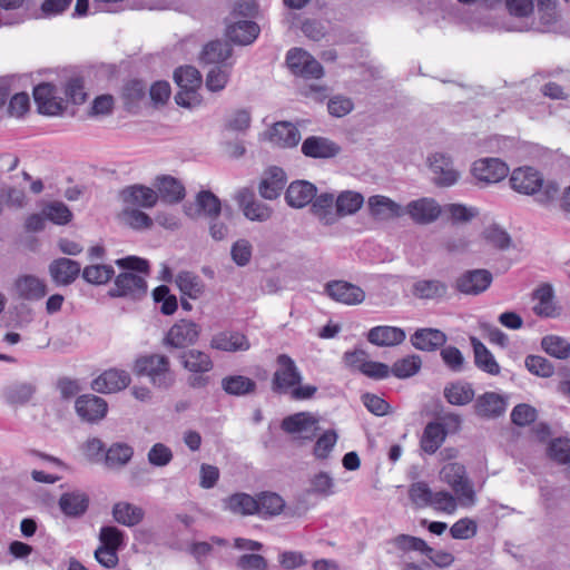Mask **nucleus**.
<instances>
[{
  "mask_svg": "<svg viewBox=\"0 0 570 570\" xmlns=\"http://www.w3.org/2000/svg\"><path fill=\"white\" fill-rule=\"evenodd\" d=\"M116 265L126 272L120 273L115 285L109 291L111 297H127L130 299H140L147 293V282L144 276L134 272L148 274L149 264L146 259L137 256H127L116 261Z\"/></svg>",
  "mask_w": 570,
  "mask_h": 570,
  "instance_id": "obj_1",
  "label": "nucleus"
},
{
  "mask_svg": "<svg viewBox=\"0 0 570 570\" xmlns=\"http://www.w3.org/2000/svg\"><path fill=\"white\" fill-rule=\"evenodd\" d=\"M134 372L138 376H147L150 383L161 390H168L175 383V374L166 355L149 354L136 358Z\"/></svg>",
  "mask_w": 570,
  "mask_h": 570,
  "instance_id": "obj_2",
  "label": "nucleus"
},
{
  "mask_svg": "<svg viewBox=\"0 0 570 570\" xmlns=\"http://www.w3.org/2000/svg\"><path fill=\"white\" fill-rule=\"evenodd\" d=\"M174 79L180 90L175 96V101L181 107H195L200 98L197 90L202 86V75L193 66L179 67L174 73Z\"/></svg>",
  "mask_w": 570,
  "mask_h": 570,
  "instance_id": "obj_3",
  "label": "nucleus"
},
{
  "mask_svg": "<svg viewBox=\"0 0 570 570\" xmlns=\"http://www.w3.org/2000/svg\"><path fill=\"white\" fill-rule=\"evenodd\" d=\"M505 7L513 17H528L533 12L534 4L541 23L549 27L559 19L557 0H504Z\"/></svg>",
  "mask_w": 570,
  "mask_h": 570,
  "instance_id": "obj_4",
  "label": "nucleus"
},
{
  "mask_svg": "<svg viewBox=\"0 0 570 570\" xmlns=\"http://www.w3.org/2000/svg\"><path fill=\"white\" fill-rule=\"evenodd\" d=\"M440 475L441 479L452 488L462 504L474 503L475 494L466 478V471L463 464L458 462L448 463L442 468Z\"/></svg>",
  "mask_w": 570,
  "mask_h": 570,
  "instance_id": "obj_5",
  "label": "nucleus"
},
{
  "mask_svg": "<svg viewBox=\"0 0 570 570\" xmlns=\"http://www.w3.org/2000/svg\"><path fill=\"white\" fill-rule=\"evenodd\" d=\"M508 165L499 158L488 157L475 160L471 167L473 178L480 185L497 184L509 175Z\"/></svg>",
  "mask_w": 570,
  "mask_h": 570,
  "instance_id": "obj_6",
  "label": "nucleus"
},
{
  "mask_svg": "<svg viewBox=\"0 0 570 570\" xmlns=\"http://www.w3.org/2000/svg\"><path fill=\"white\" fill-rule=\"evenodd\" d=\"M286 63L295 76L306 79H318L324 73L321 63L301 48H293L287 52Z\"/></svg>",
  "mask_w": 570,
  "mask_h": 570,
  "instance_id": "obj_7",
  "label": "nucleus"
},
{
  "mask_svg": "<svg viewBox=\"0 0 570 570\" xmlns=\"http://www.w3.org/2000/svg\"><path fill=\"white\" fill-rule=\"evenodd\" d=\"M277 368L273 375V391L285 393L301 384L302 374L294 360L287 354H281L276 358Z\"/></svg>",
  "mask_w": 570,
  "mask_h": 570,
  "instance_id": "obj_8",
  "label": "nucleus"
},
{
  "mask_svg": "<svg viewBox=\"0 0 570 570\" xmlns=\"http://www.w3.org/2000/svg\"><path fill=\"white\" fill-rule=\"evenodd\" d=\"M492 279V274L488 269H470L455 279L454 287L465 295H479L490 287Z\"/></svg>",
  "mask_w": 570,
  "mask_h": 570,
  "instance_id": "obj_9",
  "label": "nucleus"
},
{
  "mask_svg": "<svg viewBox=\"0 0 570 570\" xmlns=\"http://www.w3.org/2000/svg\"><path fill=\"white\" fill-rule=\"evenodd\" d=\"M404 208V214L419 225H428L435 222L442 214V207L433 198L423 197L411 200Z\"/></svg>",
  "mask_w": 570,
  "mask_h": 570,
  "instance_id": "obj_10",
  "label": "nucleus"
},
{
  "mask_svg": "<svg viewBox=\"0 0 570 570\" xmlns=\"http://www.w3.org/2000/svg\"><path fill=\"white\" fill-rule=\"evenodd\" d=\"M236 200L246 218L253 222H266L272 216V208L255 199L254 193L249 188H242L236 194Z\"/></svg>",
  "mask_w": 570,
  "mask_h": 570,
  "instance_id": "obj_11",
  "label": "nucleus"
},
{
  "mask_svg": "<svg viewBox=\"0 0 570 570\" xmlns=\"http://www.w3.org/2000/svg\"><path fill=\"white\" fill-rule=\"evenodd\" d=\"M33 98L39 112L56 116L63 111V100L56 95V88L49 82H42L35 87Z\"/></svg>",
  "mask_w": 570,
  "mask_h": 570,
  "instance_id": "obj_12",
  "label": "nucleus"
},
{
  "mask_svg": "<svg viewBox=\"0 0 570 570\" xmlns=\"http://www.w3.org/2000/svg\"><path fill=\"white\" fill-rule=\"evenodd\" d=\"M199 336V326L187 320H180L168 331L165 342L175 348H183L194 344Z\"/></svg>",
  "mask_w": 570,
  "mask_h": 570,
  "instance_id": "obj_13",
  "label": "nucleus"
},
{
  "mask_svg": "<svg viewBox=\"0 0 570 570\" xmlns=\"http://www.w3.org/2000/svg\"><path fill=\"white\" fill-rule=\"evenodd\" d=\"M508 406L507 399L495 392H485L479 395L473 404L476 416L481 419H497L501 416Z\"/></svg>",
  "mask_w": 570,
  "mask_h": 570,
  "instance_id": "obj_14",
  "label": "nucleus"
},
{
  "mask_svg": "<svg viewBox=\"0 0 570 570\" xmlns=\"http://www.w3.org/2000/svg\"><path fill=\"white\" fill-rule=\"evenodd\" d=\"M131 382L125 370L110 368L100 374L92 382V389L98 393H115L126 389Z\"/></svg>",
  "mask_w": 570,
  "mask_h": 570,
  "instance_id": "obj_15",
  "label": "nucleus"
},
{
  "mask_svg": "<svg viewBox=\"0 0 570 570\" xmlns=\"http://www.w3.org/2000/svg\"><path fill=\"white\" fill-rule=\"evenodd\" d=\"M16 294L26 301H40L47 295V284L36 275L24 274L13 283Z\"/></svg>",
  "mask_w": 570,
  "mask_h": 570,
  "instance_id": "obj_16",
  "label": "nucleus"
},
{
  "mask_svg": "<svg viewBox=\"0 0 570 570\" xmlns=\"http://www.w3.org/2000/svg\"><path fill=\"white\" fill-rule=\"evenodd\" d=\"M429 160L434 175V183L438 186L449 187L458 181L460 174L454 169L450 157L443 154H434Z\"/></svg>",
  "mask_w": 570,
  "mask_h": 570,
  "instance_id": "obj_17",
  "label": "nucleus"
},
{
  "mask_svg": "<svg viewBox=\"0 0 570 570\" xmlns=\"http://www.w3.org/2000/svg\"><path fill=\"white\" fill-rule=\"evenodd\" d=\"M77 414L87 422H97L104 419L107 414V402L96 395L87 394L81 395L76 400Z\"/></svg>",
  "mask_w": 570,
  "mask_h": 570,
  "instance_id": "obj_18",
  "label": "nucleus"
},
{
  "mask_svg": "<svg viewBox=\"0 0 570 570\" xmlns=\"http://www.w3.org/2000/svg\"><path fill=\"white\" fill-rule=\"evenodd\" d=\"M327 295L336 302L355 305L365 298L364 291L351 283L344 281H333L326 285Z\"/></svg>",
  "mask_w": 570,
  "mask_h": 570,
  "instance_id": "obj_19",
  "label": "nucleus"
},
{
  "mask_svg": "<svg viewBox=\"0 0 570 570\" xmlns=\"http://www.w3.org/2000/svg\"><path fill=\"white\" fill-rule=\"evenodd\" d=\"M368 213L372 217L380 220H389L399 218L404 215V208L393 199L374 195L367 199Z\"/></svg>",
  "mask_w": 570,
  "mask_h": 570,
  "instance_id": "obj_20",
  "label": "nucleus"
},
{
  "mask_svg": "<svg viewBox=\"0 0 570 570\" xmlns=\"http://www.w3.org/2000/svg\"><path fill=\"white\" fill-rule=\"evenodd\" d=\"M267 139L281 148H292L301 140L299 130L288 121H278L266 132Z\"/></svg>",
  "mask_w": 570,
  "mask_h": 570,
  "instance_id": "obj_21",
  "label": "nucleus"
},
{
  "mask_svg": "<svg viewBox=\"0 0 570 570\" xmlns=\"http://www.w3.org/2000/svg\"><path fill=\"white\" fill-rule=\"evenodd\" d=\"M302 153L309 158H332L341 148L337 144L325 137L309 136L302 144Z\"/></svg>",
  "mask_w": 570,
  "mask_h": 570,
  "instance_id": "obj_22",
  "label": "nucleus"
},
{
  "mask_svg": "<svg viewBox=\"0 0 570 570\" xmlns=\"http://www.w3.org/2000/svg\"><path fill=\"white\" fill-rule=\"evenodd\" d=\"M261 32L259 26L252 20H237L226 28L227 38L236 45L247 46L253 43Z\"/></svg>",
  "mask_w": 570,
  "mask_h": 570,
  "instance_id": "obj_23",
  "label": "nucleus"
},
{
  "mask_svg": "<svg viewBox=\"0 0 570 570\" xmlns=\"http://www.w3.org/2000/svg\"><path fill=\"white\" fill-rule=\"evenodd\" d=\"M510 184L514 190L530 195L539 190L542 177L531 167L518 168L512 171Z\"/></svg>",
  "mask_w": 570,
  "mask_h": 570,
  "instance_id": "obj_24",
  "label": "nucleus"
},
{
  "mask_svg": "<svg viewBox=\"0 0 570 570\" xmlns=\"http://www.w3.org/2000/svg\"><path fill=\"white\" fill-rule=\"evenodd\" d=\"M446 335L438 328H419L416 330L410 341L411 344L420 351L434 352L446 343Z\"/></svg>",
  "mask_w": 570,
  "mask_h": 570,
  "instance_id": "obj_25",
  "label": "nucleus"
},
{
  "mask_svg": "<svg viewBox=\"0 0 570 570\" xmlns=\"http://www.w3.org/2000/svg\"><path fill=\"white\" fill-rule=\"evenodd\" d=\"M186 215L194 217L197 214L216 219L222 212V204L219 198L214 195L210 190H202L196 196V208L191 205H185Z\"/></svg>",
  "mask_w": 570,
  "mask_h": 570,
  "instance_id": "obj_26",
  "label": "nucleus"
},
{
  "mask_svg": "<svg viewBox=\"0 0 570 570\" xmlns=\"http://www.w3.org/2000/svg\"><path fill=\"white\" fill-rule=\"evenodd\" d=\"M316 187L306 180H295L289 184L285 193V200L293 208H303L309 203L316 194Z\"/></svg>",
  "mask_w": 570,
  "mask_h": 570,
  "instance_id": "obj_27",
  "label": "nucleus"
},
{
  "mask_svg": "<svg viewBox=\"0 0 570 570\" xmlns=\"http://www.w3.org/2000/svg\"><path fill=\"white\" fill-rule=\"evenodd\" d=\"M122 202L128 206L151 208L158 200V194L146 186L134 185L120 191Z\"/></svg>",
  "mask_w": 570,
  "mask_h": 570,
  "instance_id": "obj_28",
  "label": "nucleus"
},
{
  "mask_svg": "<svg viewBox=\"0 0 570 570\" xmlns=\"http://www.w3.org/2000/svg\"><path fill=\"white\" fill-rule=\"evenodd\" d=\"M80 264L70 258H58L50 263L49 274L58 285L71 284L80 274Z\"/></svg>",
  "mask_w": 570,
  "mask_h": 570,
  "instance_id": "obj_29",
  "label": "nucleus"
},
{
  "mask_svg": "<svg viewBox=\"0 0 570 570\" xmlns=\"http://www.w3.org/2000/svg\"><path fill=\"white\" fill-rule=\"evenodd\" d=\"M366 337L376 346H395L404 342L406 334L401 327L380 325L371 328Z\"/></svg>",
  "mask_w": 570,
  "mask_h": 570,
  "instance_id": "obj_30",
  "label": "nucleus"
},
{
  "mask_svg": "<svg viewBox=\"0 0 570 570\" xmlns=\"http://www.w3.org/2000/svg\"><path fill=\"white\" fill-rule=\"evenodd\" d=\"M311 210L323 225H333L337 222L335 197L331 193L315 194Z\"/></svg>",
  "mask_w": 570,
  "mask_h": 570,
  "instance_id": "obj_31",
  "label": "nucleus"
},
{
  "mask_svg": "<svg viewBox=\"0 0 570 570\" xmlns=\"http://www.w3.org/2000/svg\"><path fill=\"white\" fill-rule=\"evenodd\" d=\"M223 510L233 514L252 515L258 511L257 500L250 494L238 492L222 500Z\"/></svg>",
  "mask_w": 570,
  "mask_h": 570,
  "instance_id": "obj_32",
  "label": "nucleus"
},
{
  "mask_svg": "<svg viewBox=\"0 0 570 570\" xmlns=\"http://www.w3.org/2000/svg\"><path fill=\"white\" fill-rule=\"evenodd\" d=\"M286 183V175L279 167L269 168L259 184V194L265 199H276Z\"/></svg>",
  "mask_w": 570,
  "mask_h": 570,
  "instance_id": "obj_33",
  "label": "nucleus"
},
{
  "mask_svg": "<svg viewBox=\"0 0 570 570\" xmlns=\"http://www.w3.org/2000/svg\"><path fill=\"white\" fill-rule=\"evenodd\" d=\"M210 346L224 352L247 351L250 347L248 338L239 332H222L213 336Z\"/></svg>",
  "mask_w": 570,
  "mask_h": 570,
  "instance_id": "obj_34",
  "label": "nucleus"
},
{
  "mask_svg": "<svg viewBox=\"0 0 570 570\" xmlns=\"http://www.w3.org/2000/svg\"><path fill=\"white\" fill-rule=\"evenodd\" d=\"M448 431L443 423L430 422L423 430L420 445L428 454H434L443 444Z\"/></svg>",
  "mask_w": 570,
  "mask_h": 570,
  "instance_id": "obj_35",
  "label": "nucleus"
},
{
  "mask_svg": "<svg viewBox=\"0 0 570 570\" xmlns=\"http://www.w3.org/2000/svg\"><path fill=\"white\" fill-rule=\"evenodd\" d=\"M24 0H0V28L24 22L29 16L22 10Z\"/></svg>",
  "mask_w": 570,
  "mask_h": 570,
  "instance_id": "obj_36",
  "label": "nucleus"
},
{
  "mask_svg": "<svg viewBox=\"0 0 570 570\" xmlns=\"http://www.w3.org/2000/svg\"><path fill=\"white\" fill-rule=\"evenodd\" d=\"M89 505V498L81 491L63 493L59 499V508L71 518H79L86 513Z\"/></svg>",
  "mask_w": 570,
  "mask_h": 570,
  "instance_id": "obj_37",
  "label": "nucleus"
},
{
  "mask_svg": "<svg viewBox=\"0 0 570 570\" xmlns=\"http://www.w3.org/2000/svg\"><path fill=\"white\" fill-rule=\"evenodd\" d=\"M157 189L158 198L168 204H177L185 197V187L171 176L159 177Z\"/></svg>",
  "mask_w": 570,
  "mask_h": 570,
  "instance_id": "obj_38",
  "label": "nucleus"
},
{
  "mask_svg": "<svg viewBox=\"0 0 570 570\" xmlns=\"http://www.w3.org/2000/svg\"><path fill=\"white\" fill-rule=\"evenodd\" d=\"M233 49L229 43L222 40L208 42L202 50L200 61L205 65H226L225 61L232 56Z\"/></svg>",
  "mask_w": 570,
  "mask_h": 570,
  "instance_id": "obj_39",
  "label": "nucleus"
},
{
  "mask_svg": "<svg viewBox=\"0 0 570 570\" xmlns=\"http://www.w3.org/2000/svg\"><path fill=\"white\" fill-rule=\"evenodd\" d=\"M183 366L195 374L207 373L213 370V361L210 356L198 350H189L184 352L180 356Z\"/></svg>",
  "mask_w": 570,
  "mask_h": 570,
  "instance_id": "obj_40",
  "label": "nucleus"
},
{
  "mask_svg": "<svg viewBox=\"0 0 570 570\" xmlns=\"http://www.w3.org/2000/svg\"><path fill=\"white\" fill-rule=\"evenodd\" d=\"M471 345L473 347L476 367L488 374L498 375L500 373V365L487 346L476 337H471Z\"/></svg>",
  "mask_w": 570,
  "mask_h": 570,
  "instance_id": "obj_41",
  "label": "nucleus"
},
{
  "mask_svg": "<svg viewBox=\"0 0 570 570\" xmlns=\"http://www.w3.org/2000/svg\"><path fill=\"white\" fill-rule=\"evenodd\" d=\"M175 283L183 295L191 299L200 297L205 291L203 279L193 272L183 271L176 276Z\"/></svg>",
  "mask_w": 570,
  "mask_h": 570,
  "instance_id": "obj_42",
  "label": "nucleus"
},
{
  "mask_svg": "<svg viewBox=\"0 0 570 570\" xmlns=\"http://www.w3.org/2000/svg\"><path fill=\"white\" fill-rule=\"evenodd\" d=\"M364 204V197L361 193L344 190L335 198L337 219L344 216L354 215Z\"/></svg>",
  "mask_w": 570,
  "mask_h": 570,
  "instance_id": "obj_43",
  "label": "nucleus"
},
{
  "mask_svg": "<svg viewBox=\"0 0 570 570\" xmlns=\"http://www.w3.org/2000/svg\"><path fill=\"white\" fill-rule=\"evenodd\" d=\"M36 392V386L31 383L16 382L3 390V397L11 405H23L30 401Z\"/></svg>",
  "mask_w": 570,
  "mask_h": 570,
  "instance_id": "obj_44",
  "label": "nucleus"
},
{
  "mask_svg": "<svg viewBox=\"0 0 570 570\" xmlns=\"http://www.w3.org/2000/svg\"><path fill=\"white\" fill-rule=\"evenodd\" d=\"M114 519L124 525L132 527L144 518V510L128 502H118L112 508Z\"/></svg>",
  "mask_w": 570,
  "mask_h": 570,
  "instance_id": "obj_45",
  "label": "nucleus"
},
{
  "mask_svg": "<svg viewBox=\"0 0 570 570\" xmlns=\"http://www.w3.org/2000/svg\"><path fill=\"white\" fill-rule=\"evenodd\" d=\"M533 299L538 303L533 306V312L538 316L551 317L554 314L553 288L549 284H542L534 289Z\"/></svg>",
  "mask_w": 570,
  "mask_h": 570,
  "instance_id": "obj_46",
  "label": "nucleus"
},
{
  "mask_svg": "<svg viewBox=\"0 0 570 570\" xmlns=\"http://www.w3.org/2000/svg\"><path fill=\"white\" fill-rule=\"evenodd\" d=\"M446 292V284L439 279H421L413 285V294L423 299L440 298L443 297Z\"/></svg>",
  "mask_w": 570,
  "mask_h": 570,
  "instance_id": "obj_47",
  "label": "nucleus"
},
{
  "mask_svg": "<svg viewBox=\"0 0 570 570\" xmlns=\"http://www.w3.org/2000/svg\"><path fill=\"white\" fill-rule=\"evenodd\" d=\"M222 389L229 395H246L255 391L254 380L244 375H229L222 380Z\"/></svg>",
  "mask_w": 570,
  "mask_h": 570,
  "instance_id": "obj_48",
  "label": "nucleus"
},
{
  "mask_svg": "<svg viewBox=\"0 0 570 570\" xmlns=\"http://www.w3.org/2000/svg\"><path fill=\"white\" fill-rule=\"evenodd\" d=\"M134 450L125 443L112 444L105 454V464L109 469H118L126 465L132 458Z\"/></svg>",
  "mask_w": 570,
  "mask_h": 570,
  "instance_id": "obj_49",
  "label": "nucleus"
},
{
  "mask_svg": "<svg viewBox=\"0 0 570 570\" xmlns=\"http://www.w3.org/2000/svg\"><path fill=\"white\" fill-rule=\"evenodd\" d=\"M444 397L450 404L462 406L474 399V391L468 383H454L444 389Z\"/></svg>",
  "mask_w": 570,
  "mask_h": 570,
  "instance_id": "obj_50",
  "label": "nucleus"
},
{
  "mask_svg": "<svg viewBox=\"0 0 570 570\" xmlns=\"http://www.w3.org/2000/svg\"><path fill=\"white\" fill-rule=\"evenodd\" d=\"M422 366V360L419 355H407L397 360L391 368V374L397 379H407L414 376Z\"/></svg>",
  "mask_w": 570,
  "mask_h": 570,
  "instance_id": "obj_51",
  "label": "nucleus"
},
{
  "mask_svg": "<svg viewBox=\"0 0 570 570\" xmlns=\"http://www.w3.org/2000/svg\"><path fill=\"white\" fill-rule=\"evenodd\" d=\"M544 352L556 358L566 360L570 355V343L558 335H547L541 341Z\"/></svg>",
  "mask_w": 570,
  "mask_h": 570,
  "instance_id": "obj_52",
  "label": "nucleus"
},
{
  "mask_svg": "<svg viewBox=\"0 0 570 570\" xmlns=\"http://www.w3.org/2000/svg\"><path fill=\"white\" fill-rule=\"evenodd\" d=\"M391 543L402 552L416 551L422 554L431 552V547L421 538L410 534H399L391 539Z\"/></svg>",
  "mask_w": 570,
  "mask_h": 570,
  "instance_id": "obj_53",
  "label": "nucleus"
},
{
  "mask_svg": "<svg viewBox=\"0 0 570 570\" xmlns=\"http://www.w3.org/2000/svg\"><path fill=\"white\" fill-rule=\"evenodd\" d=\"M230 67L232 63L212 68L206 76V88L212 92L222 91L228 83Z\"/></svg>",
  "mask_w": 570,
  "mask_h": 570,
  "instance_id": "obj_54",
  "label": "nucleus"
},
{
  "mask_svg": "<svg viewBox=\"0 0 570 570\" xmlns=\"http://www.w3.org/2000/svg\"><path fill=\"white\" fill-rule=\"evenodd\" d=\"M315 424V420L308 413L301 412L285 417L282 421V429L291 434L302 433L309 430Z\"/></svg>",
  "mask_w": 570,
  "mask_h": 570,
  "instance_id": "obj_55",
  "label": "nucleus"
},
{
  "mask_svg": "<svg viewBox=\"0 0 570 570\" xmlns=\"http://www.w3.org/2000/svg\"><path fill=\"white\" fill-rule=\"evenodd\" d=\"M99 547L119 551L125 547V534L114 525H105L99 531Z\"/></svg>",
  "mask_w": 570,
  "mask_h": 570,
  "instance_id": "obj_56",
  "label": "nucleus"
},
{
  "mask_svg": "<svg viewBox=\"0 0 570 570\" xmlns=\"http://www.w3.org/2000/svg\"><path fill=\"white\" fill-rule=\"evenodd\" d=\"M45 218L49 219L56 225H67L72 219V213L69 207L62 202H50L43 210Z\"/></svg>",
  "mask_w": 570,
  "mask_h": 570,
  "instance_id": "obj_57",
  "label": "nucleus"
},
{
  "mask_svg": "<svg viewBox=\"0 0 570 570\" xmlns=\"http://www.w3.org/2000/svg\"><path fill=\"white\" fill-rule=\"evenodd\" d=\"M145 94L146 85L142 81L137 79L127 81L121 91L126 109L130 110L136 106L145 97Z\"/></svg>",
  "mask_w": 570,
  "mask_h": 570,
  "instance_id": "obj_58",
  "label": "nucleus"
},
{
  "mask_svg": "<svg viewBox=\"0 0 570 570\" xmlns=\"http://www.w3.org/2000/svg\"><path fill=\"white\" fill-rule=\"evenodd\" d=\"M115 274L110 265H89L82 271V277L86 282L95 285L106 284Z\"/></svg>",
  "mask_w": 570,
  "mask_h": 570,
  "instance_id": "obj_59",
  "label": "nucleus"
},
{
  "mask_svg": "<svg viewBox=\"0 0 570 570\" xmlns=\"http://www.w3.org/2000/svg\"><path fill=\"white\" fill-rule=\"evenodd\" d=\"M257 500L258 514L275 515L284 508V500L281 495L273 492H265Z\"/></svg>",
  "mask_w": 570,
  "mask_h": 570,
  "instance_id": "obj_60",
  "label": "nucleus"
},
{
  "mask_svg": "<svg viewBox=\"0 0 570 570\" xmlns=\"http://www.w3.org/2000/svg\"><path fill=\"white\" fill-rule=\"evenodd\" d=\"M442 213L449 215L453 223H465L479 215L475 207H468L462 204H448L442 207Z\"/></svg>",
  "mask_w": 570,
  "mask_h": 570,
  "instance_id": "obj_61",
  "label": "nucleus"
},
{
  "mask_svg": "<svg viewBox=\"0 0 570 570\" xmlns=\"http://www.w3.org/2000/svg\"><path fill=\"white\" fill-rule=\"evenodd\" d=\"M121 219L134 229H147L153 225V219L137 208L126 207L121 212Z\"/></svg>",
  "mask_w": 570,
  "mask_h": 570,
  "instance_id": "obj_62",
  "label": "nucleus"
},
{
  "mask_svg": "<svg viewBox=\"0 0 570 570\" xmlns=\"http://www.w3.org/2000/svg\"><path fill=\"white\" fill-rule=\"evenodd\" d=\"M548 455L553 461L566 464L570 462V439L557 438L548 446Z\"/></svg>",
  "mask_w": 570,
  "mask_h": 570,
  "instance_id": "obj_63",
  "label": "nucleus"
},
{
  "mask_svg": "<svg viewBox=\"0 0 570 570\" xmlns=\"http://www.w3.org/2000/svg\"><path fill=\"white\" fill-rule=\"evenodd\" d=\"M432 493L428 483L423 481L411 484L409 489V498L417 508L429 507L432 501Z\"/></svg>",
  "mask_w": 570,
  "mask_h": 570,
  "instance_id": "obj_64",
  "label": "nucleus"
}]
</instances>
